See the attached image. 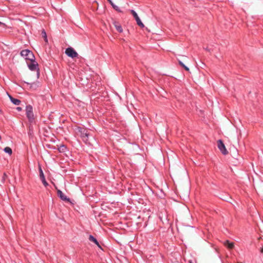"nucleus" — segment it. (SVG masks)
I'll list each match as a JSON object with an SVG mask.
<instances>
[{"label": "nucleus", "instance_id": "f257e3e1", "mask_svg": "<svg viewBox=\"0 0 263 263\" xmlns=\"http://www.w3.org/2000/svg\"><path fill=\"white\" fill-rule=\"evenodd\" d=\"M77 129L78 132L80 134V136L83 141L86 143L88 141V138L89 136V133L87 129L82 127H78Z\"/></svg>", "mask_w": 263, "mask_h": 263}, {"label": "nucleus", "instance_id": "f03ea898", "mask_svg": "<svg viewBox=\"0 0 263 263\" xmlns=\"http://www.w3.org/2000/svg\"><path fill=\"white\" fill-rule=\"evenodd\" d=\"M20 54L21 55L24 57L26 60L33 61L35 60V57L33 52L28 49L22 50Z\"/></svg>", "mask_w": 263, "mask_h": 263}, {"label": "nucleus", "instance_id": "7ed1b4c3", "mask_svg": "<svg viewBox=\"0 0 263 263\" xmlns=\"http://www.w3.org/2000/svg\"><path fill=\"white\" fill-rule=\"evenodd\" d=\"M26 114L29 121L32 122L34 120V117L33 112V108L31 105H28L26 106Z\"/></svg>", "mask_w": 263, "mask_h": 263}, {"label": "nucleus", "instance_id": "20e7f679", "mask_svg": "<svg viewBox=\"0 0 263 263\" xmlns=\"http://www.w3.org/2000/svg\"><path fill=\"white\" fill-rule=\"evenodd\" d=\"M30 63H27L28 67L29 69L31 71H36L37 72V76L39 78L40 76V69L39 68V64L35 61V59L33 61H30Z\"/></svg>", "mask_w": 263, "mask_h": 263}, {"label": "nucleus", "instance_id": "39448f33", "mask_svg": "<svg viewBox=\"0 0 263 263\" xmlns=\"http://www.w3.org/2000/svg\"><path fill=\"white\" fill-rule=\"evenodd\" d=\"M65 53L68 57L71 58H76L78 56V53L72 47H68L66 48Z\"/></svg>", "mask_w": 263, "mask_h": 263}, {"label": "nucleus", "instance_id": "423d86ee", "mask_svg": "<svg viewBox=\"0 0 263 263\" xmlns=\"http://www.w3.org/2000/svg\"><path fill=\"white\" fill-rule=\"evenodd\" d=\"M217 146L222 154L226 155L228 154V152L227 150L226 146L221 140H218Z\"/></svg>", "mask_w": 263, "mask_h": 263}, {"label": "nucleus", "instance_id": "0eeeda50", "mask_svg": "<svg viewBox=\"0 0 263 263\" xmlns=\"http://www.w3.org/2000/svg\"><path fill=\"white\" fill-rule=\"evenodd\" d=\"M54 186L57 191L58 196L63 201L70 202V198L67 197L60 190H59L55 185Z\"/></svg>", "mask_w": 263, "mask_h": 263}, {"label": "nucleus", "instance_id": "6e6552de", "mask_svg": "<svg viewBox=\"0 0 263 263\" xmlns=\"http://www.w3.org/2000/svg\"><path fill=\"white\" fill-rule=\"evenodd\" d=\"M130 13L133 15L136 21L137 25L141 28H144V24L141 22V20L140 19L139 17L138 16L137 13L135 12V11H134V10H131Z\"/></svg>", "mask_w": 263, "mask_h": 263}, {"label": "nucleus", "instance_id": "1a4fd4ad", "mask_svg": "<svg viewBox=\"0 0 263 263\" xmlns=\"http://www.w3.org/2000/svg\"><path fill=\"white\" fill-rule=\"evenodd\" d=\"M39 172H40V179L42 181L43 185L45 187H47L49 184H48V182L46 181V180L45 179V176L44 175L43 172V171H42V170L41 167H40Z\"/></svg>", "mask_w": 263, "mask_h": 263}, {"label": "nucleus", "instance_id": "9d476101", "mask_svg": "<svg viewBox=\"0 0 263 263\" xmlns=\"http://www.w3.org/2000/svg\"><path fill=\"white\" fill-rule=\"evenodd\" d=\"M114 25L115 27L116 28V30L120 33H121L123 32V29L121 25L117 22L114 21Z\"/></svg>", "mask_w": 263, "mask_h": 263}, {"label": "nucleus", "instance_id": "9b49d317", "mask_svg": "<svg viewBox=\"0 0 263 263\" xmlns=\"http://www.w3.org/2000/svg\"><path fill=\"white\" fill-rule=\"evenodd\" d=\"M9 98L11 102L15 105H18L21 103V101L17 99L14 98L11 95H9Z\"/></svg>", "mask_w": 263, "mask_h": 263}, {"label": "nucleus", "instance_id": "f8f14e48", "mask_svg": "<svg viewBox=\"0 0 263 263\" xmlns=\"http://www.w3.org/2000/svg\"><path fill=\"white\" fill-rule=\"evenodd\" d=\"M89 241L94 242L98 247L101 248L100 245L97 239L92 235H90L88 238Z\"/></svg>", "mask_w": 263, "mask_h": 263}, {"label": "nucleus", "instance_id": "ddd939ff", "mask_svg": "<svg viewBox=\"0 0 263 263\" xmlns=\"http://www.w3.org/2000/svg\"><path fill=\"white\" fill-rule=\"evenodd\" d=\"M224 245L226 247H227L230 249H233L234 247V243L230 242L229 240H227L225 242Z\"/></svg>", "mask_w": 263, "mask_h": 263}, {"label": "nucleus", "instance_id": "4468645a", "mask_svg": "<svg viewBox=\"0 0 263 263\" xmlns=\"http://www.w3.org/2000/svg\"><path fill=\"white\" fill-rule=\"evenodd\" d=\"M67 149V147L65 145H61L60 147L58 148V151L60 153H64L65 152Z\"/></svg>", "mask_w": 263, "mask_h": 263}, {"label": "nucleus", "instance_id": "2eb2a0df", "mask_svg": "<svg viewBox=\"0 0 263 263\" xmlns=\"http://www.w3.org/2000/svg\"><path fill=\"white\" fill-rule=\"evenodd\" d=\"M25 83H26L27 85H30V87L31 88L35 89L38 87V85L36 83H29L26 82H25Z\"/></svg>", "mask_w": 263, "mask_h": 263}, {"label": "nucleus", "instance_id": "dca6fc26", "mask_svg": "<svg viewBox=\"0 0 263 263\" xmlns=\"http://www.w3.org/2000/svg\"><path fill=\"white\" fill-rule=\"evenodd\" d=\"M4 151L5 153H8L9 155H11L12 153V151L11 148L9 147H5Z\"/></svg>", "mask_w": 263, "mask_h": 263}, {"label": "nucleus", "instance_id": "f3484780", "mask_svg": "<svg viewBox=\"0 0 263 263\" xmlns=\"http://www.w3.org/2000/svg\"><path fill=\"white\" fill-rule=\"evenodd\" d=\"M179 64L183 67L186 71H189V68L186 66L181 61H179Z\"/></svg>", "mask_w": 263, "mask_h": 263}, {"label": "nucleus", "instance_id": "a211bd4d", "mask_svg": "<svg viewBox=\"0 0 263 263\" xmlns=\"http://www.w3.org/2000/svg\"><path fill=\"white\" fill-rule=\"evenodd\" d=\"M111 6L117 12H122L121 10L119 8V7H118L117 6L115 5L114 4L113 5H112Z\"/></svg>", "mask_w": 263, "mask_h": 263}, {"label": "nucleus", "instance_id": "6ab92c4d", "mask_svg": "<svg viewBox=\"0 0 263 263\" xmlns=\"http://www.w3.org/2000/svg\"><path fill=\"white\" fill-rule=\"evenodd\" d=\"M42 35L43 37L44 38L45 41L47 42V37L46 33L45 30H44V29L42 31Z\"/></svg>", "mask_w": 263, "mask_h": 263}, {"label": "nucleus", "instance_id": "aec40b11", "mask_svg": "<svg viewBox=\"0 0 263 263\" xmlns=\"http://www.w3.org/2000/svg\"><path fill=\"white\" fill-rule=\"evenodd\" d=\"M16 109L18 111H21L22 110V108L21 107H16Z\"/></svg>", "mask_w": 263, "mask_h": 263}, {"label": "nucleus", "instance_id": "412c9836", "mask_svg": "<svg viewBox=\"0 0 263 263\" xmlns=\"http://www.w3.org/2000/svg\"><path fill=\"white\" fill-rule=\"evenodd\" d=\"M107 1L109 3V4L111 5V6H112V5L114 4V3L111 0H107Z\"/></svg>", "mask_w": 263, "mask_h": 263}, {"label": "nucleus", "instance_id": "4be33fe9", "mask_svg": "<svg viewBox=\"0 0 263 263\" xmlns=\"http://www.w3.org/2000/svg\"><path fill=\"white\" fill-rule=\"evenodd\" d=\"M205 49L208 51V52H210L211 51V49H209V48L206 47V48H205Z\"/></svg>", "mask_w": 263, "mask_h": 263}, {"label": "nucleus", "instance_id": "5701e85b", "mask_svg": "<svg viewBox=\"0 0 263 263\" xmlns=\"http://www.w3.org/2000/svg\"><path fill=\"white\" fill-rule=\"evenodd\" d=\"M188 262H189V263H194V262H193V261L192 260H189L188 261Z\"/></svg>", "mask_w": 263, "mask_h": 263}, {"label": "nucleus", "instance_id": "b1692460", "mask_svg": "<svg viewBox=\"0 0 263 263\" xmlns=\"http://www.w3.org/2000/svg\"><path fill=\"white\" fill-rule=\"evenodd\" d=\"M260 252L261 253H263V247L261 248V249H260Z\"/></svg>", "mask_w": 263, "mask_h": 263}, {"label": "nucleus", "instance_id": "393cba45", "mask_svg": "<svg viewBox=\"0 0 263 263\" xmlns=\"http://www.w3.org/2000/svg\"><path fill=\"white\" fill-rule=\"evenodd\" d=\"M3 25H4V24L2 22H0V26H2Z\"/></svg>", "mask_w": 263, "mask_h": 263}, {"label": "nucleus", "instance_id": "a878e982", "mask_svg": "<svg viewBox=\"0 0 263 263\" xmlns=\"http://www.w3.org/2000/svg\"><path fill=\"white\" fill-rule=\"evenodd\" d=\"M0 112H2V111H1V109H0Z\"/></svg>", "mask_w": 263, "mask_h": 263}]
</instances>
